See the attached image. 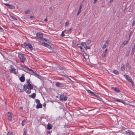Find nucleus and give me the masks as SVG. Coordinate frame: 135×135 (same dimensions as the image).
I'll return each mask as SVG.
<instances>
[{
    "label": "nucleus",
    "instance_id": "obj_3",
    "mask_svg": "<svg viewBox=\"0 0 135 135\" xmlns=\"http://www.w3.org/2000/svg\"><path fill=\"white\" fill-rule=\"evenodd\" d=\"M18 57L21 61L22 63L24 62L26 58L24 56V55L22 54H18Z\"/></svg>",
    "mask_w": 135,
    "mask_h": 135
},
{
    "label": "nucleus",
    "instance_id": "obj_17",
    "mask_svg": "<svg viewBox=\"0 0 135 135\" xmlns=\"http://www.w3.org/2000/svg\"><path fill=\"white\" fill-rule=\"evenodd\" d=\"M83 55L85 59H88L89 55H87L86 53H84L83 54Z\"/></svg>",
    "mask_w": 135,
    "mask_h": 135
},
{
    "label": "nucleus",
    "instance_id": "obj_38",
    "mask_svg": "<svg viewBox=\"0 0 135 135\" xmlns=\"http://www.w3.org/2000/svg\"><path fill=\"white\" fill-rule=\"evenodd\" d=\"M35 101L36 103H40V100L38 99H36Z\"/></svg>",
    "mask_w": 135,
    "mask_h": 135
},
{
    "label": "nucleus",
    "instance_id": "obj_5",
    "mask_svg": "<svg viewBox=\"0 0 135 135\" xmlns=\"http://www.w3.org/2000/svg\"><path fill=\"white\" fill-rule=\"evenodd\" d=\"M24 85H23L21 84H18L17 85V88L18 89L20 90V92H22L23 91H25L24 90Z\"/></svg>",
    "mask_w": 135,
    "mask_h": 135
},
{
    "label": "nucleus",
    "instance_id": "obj_15",
    "mask_svg": "<svg viewBox=\"0 0 135 135\" xmlns=\"http://www.w3.org/2000/svg\"><path fill=\"white\" fill-rule=\"evenodd\" d=\"M112 89L114 90L115 92H117V93H119L120 91L119 90L117 89L116 88H115L114 87H112Z\"/></svg>",
    "mask_w": 135,
    "mask_h": 135
},
{
    "label": "nucleus",
    "instance_id": "obj_25",
    "mask_svg": "<svg viewBox=\"0 0 135 135\" xmlns=\"http://www.w3.org/2000/svg\"><path fill=\"white\" fill-rule=\"evenodd\" d=\"M113 73L116 75H118L119 74V72L117 70H114L113 71Z\"/></svg>",
    "mask_w": 135,
    "mask_h": 135
},
{
    "label": "nucleus",
    "instance_id": "obj_41",
    "mask_svg": "<svg viewBox=\"0 0 135 135\" xmlns=\"http://www.w3.org/2000/svg\"><path fill=\"white\" fill-rule=\"evenodd\" d=\"M8 119L9 120L11 121L12 120V116H11V117H8Z\"/></svg>",
    "mask_w": 135,
    "mask_h": 135
},
{
    "label": "nucleus",
    "instance_id": "obj_48",
    "mask_svg": "<svg viewBox=\"0 0 135 135\" xmlns=\"http://www.w3.org/2000/svg\"><path fill=\"white\" fill-rule=\"evenodd\" d=\"M7 135H13V134L11 133L8 132Z\"/></svg>",
    "mask_w": 135,
    "mask_h": 135
},
{
    "label": "nucleus",
    "instance_id": "obj_31",
    "mask_svg": "<svg viewBox=\"0 0 135 135\" xmlns=\"http://www.w3.org/2000/svg\"><path fill=\"white\" fill-rule=\"evenodd\" d=\"M65 32V31H63L61 33V34L60 35V36L62 37H64L65 36V34L64 33V32Z\"/></svg>",
    "mask_w": 135,
    "mask_h": 135
},
{
    "label": "nucleus",
    "instance_id": "obj_35",
    "mask_svg": "<svg viewBox=\"0 0 135 135\" xmlns=\"http://www.w3.org/2000/svg\"><path fill=\"white\" fill-rule=\"evenodd\" d=\"M106 55V53H104V52H103V53L102 54V56L103 57H104Z\"/></svg>",
    "mask_w": 135,
    "mask_h": 135
},
{
    "label": "nucleus",
    "instance_id": "obj_42",
    "mask_svg": "<svg viewBox=\"0 0 135 135\" xmlns=\"http://www.w3.org/2000/svg\"><path fill=\"white\" fill-rule=\"evenodd\" d=\"M135 50V45L133 47L132 51H134V50Z\"/></svg>",
    "mask_w": 135,
    "mask_h": 135
},
{
    "label": "nucleus",
    "instance_id": "obj_55",
    "mask_svg": "<svg viewBox=\"0 0 135 135\" xmlns=\"http://www.w3.org/2000/svg\"><path fill=\"white\" fill-rule=\"evenodd\" d=\"M46 104H45V103H44L43 104V106L44 107H45L46 106Z\"/></svg>",
    "mask_w": 135,
    "mask_h": 135
},
{
    "label": "nucleus",
    "instance_id": "obj_32",
    "mask_svg": "<svg viewBox=\"0 0 135 135\" xmlns=\"http://www.w3.org/2000/svg\"><path fill=\"white\" fill-rule=\"evenodd\" d=\"M133 33V32L132 31L130 32V33L129 37V39L131 37Z\"/></svg>",
    "mask_w": 135,
    "mask_h": 135
},
{
    "label": "nucleus",
    "instance_id": "obj_44",
    "mask_svg": "<svg viewBox=\"0 0 135 135\" xmlns=\"http://www.w3.org/2000/svg\"><path fill=\"white\" fill-rule=\"evenodd\" d=\"M92 95L93 96H95V97H96L97 98H99V96L95 94V95Z\"/></svg>",
    "mask_w": 135,
    "mask_h": 135
},
{
    "label": "nucleus",
    "instance_id": "obj_43",
    "mask_svg": "<svg viewBox=\"0 0 135 135\" xmlns=\"http://www.w3.org/2000/svg\"><path fill=\"white\" fill-rule=\"evenodd\" d=\"M91 42V41L90 40H88L87 41V43L88 44H90Z\"/></svg>",
    "mask_w": 135,
    "mask_h": 135
},
{
    "label": "nucleus",
    "instance_id": "obj_12",
    "mask_svg": "<svg viewBox=\"0 0 135 135\" xmlns=\"http://www.w3.org/2000/svg\"><path fill=\"white\" fill-rule=\"evenodd\" d=\"M52 125L49 123L47 126V129L49 130H50L52 129Z\"/></svg>",
    "mask_w": 135,
    "mask_h": 135
},
{
    "label": "nucleus",
    "instance_id": "obj_1",
    "mask_svg": "<svg viewBox=\"0 0 135 135\" xmlns=\"http://www.w3.org/2000/svg\"><path fill=\"white\" fill-rule=\"evenodd\" d=\"M27 84H25L24 85V90L27 94H30L31 93V89H33L32 85L30 84L31 81L30 79H27Z\"/></svg>",
    "mask_w": 135,
    "mask_h": 135
},
{
    "label": "nucleus",
    "instance_id": "obj_40",
    "mask_svg": "<svg viewBox=\"0 0 135 135\" xmlns=\"http://www.w3.org/2000/svg\"><path fill=\"white\" fill-rule=\"evenodd\" d=\"M69 21H68L66 22L65 25L66 26H68L69 25Z\"/></svg>",
    "mask_w": 135,
    "mask_h": 135
},
{
    "label": "nucleus",
    "instance_id": "obj_59",
    "mask_svg": "<svg viewBox=\"0 0 135 135\" xmlns=\"http://www.w3.org/2000/svg\"><path fill=\"white\" fill-rule=\"evenodd\" d=\"M80 13V12H78V13H77V16H78V15H79Z\"/></svg>",
    "mask_w": 135,
    "mask_h": 135
},
{
    "label": "nucleus",
    "instance_id": "obj_10",
    "mask_svg": "<svg viewBox=\"0 0 135 135\" xmlns=\"http://www.w3.org/2000/svg\"><path fill=\"white\" fill-rule=\"evenodd\" d=\"M36 36L38 38L42 39L43 37L42 34L40 33H37L36 34Z\"/></svg>",
    "mask_w": 135,
    "mask_h": 135
},
{
    "label": "nucleus",
    "instance_id": "obj_45",
    "mask_svg": "<svg viewBox=\"0 0 135 135\" xmlns=\"http://www.w3.org/2000/svg\"><path fill=\"white\" fill-rule=\"evenodd\" d=\"M132 25L133 26H134V25H135V19L133 20Z\"/></svg>",
    "mask_w": 135,
    "mask_h": 135
},
{
    "label": "nucleus",
    "instance_id": "obj_11",
    "mask_svg": "<svg viewBox=\"0 0 135 135\" xmlns=\"http://www.w3.org/2000/svg\"><path fill=\"white\" fill-rule=\"evenodd\" d=\"M42 45L45 46L48 48H50L51 47L49 45L45 43V42H42L41 43Z\"/></svg>",
    "mask_w": 135,
    "mask_h": 135
},
{
    "label": "nucleus",
    "instance_id": "obj_22",
    "mask_svg": "<svg viewBox=\"0 0 135 135\" xmlns=\"http://www.w3.org/2000/svg\"><path fill=\"white\" fill-rule=\"evenodd\" d=\"M27 48H28L31 50H32L33 49V48L32 46L31 45L29 44H28L27 46Z\"/></svg>",
    "mask_w": 135,
    "mask_h": 135
},
{
    "label": "nucleus",
    "instance_id": "obj_49",
    "mask_svg": "<svg viewBox=\"0 0 135 135\" xmlns=\"http://www.w3.org/2000/svg\"><path fill=\"white\" fill-rule=\"evenodd\" d=\"M108 42H109V41H108V40H107L106 42H105V44L106 45V44H107V45H108Z\"/></svg>",
    "mask_w": 135,
    "mask_h": 135
},
{
    "label": "nucleus",
    "instance_id": "obj_62",
    "mask_svg": "<svg viewBox=\"0 0 135 135\" xmlns=\"http://www.w3.org/2000/svg\"><path fill=\"white\" fill-rule=\"evenodd\" d=\"M44 21H45L46 22V21H47V18H45V20H44Z\"/></svg>",
    "mask_w": 135,
    "mask_h": 135
},
{
    "label": "nucleus",
    "instance_id": "obj_29",
    "mask_svg": "<svg viewBox=\"0 0 135 135\" xmlns=\"http://www.w3.org/2000/svg\"><path fill=\"white\" fill-rule=\"evenodd\" d=\"M6 116L7 118L11 116V113L9 112H8L6 114Z\"/></svg>",
    "mask_w": 135,
    "mask_h": 135
},
{
    "label": "nucleus",
    "instance_id": "obj_63",
    "mask_svg": "<svg viewBox=\"0 0 135 135\" xmlns=\"http://www.w3.org/2000/svg\"><path fill=\"white\" fill-rule=\"evenodd\" d=\"M30 17L31 18H34V17L32 16H31Z\"/></svg>",
    "mask_w": 135,
    "mask_h": 135
},
{
    "label": "nucleus",
    "instance_id": "obj_39",
    "mask_svg": "<svg viewBox=\"0 0 135 135\" xmlns=\"http://www.w3.org/2000/svg\"><path fill=\"white\" fill-rule=\"evenodd\" d=\"M27 69L28 70H29V71H32V72H33V71L34 72V70H33L31 69H29L28 67H27Z\"/></svg>",
    "mask_w": 135,
    "mask_h": 135
},
{
    "label": "nucleus",
    "instance_id": "obj_54",
    "mask_svg": "<svg viewBox=\"0 0 135 135\" xmlns=\"http://www.w3.org/2000/svg\"><path fill=\"white\" fill-rule=\"evenodd\" d=\"M134 51H132L131 52V55H132L134 53Z\"/></svg>",
    "mask_w": 135,
    "mask_h": 135
},
{
    "label": "nucleus",
    "instance_id": "obj_27",
    "mask_svg": "<svg viewBox=\"0 0 135 135\" xmlns=\"http://www.w3.org/2000/svg\"><path fill=\"white\" fill-rule=\"evenodd\" d=\"M127 132V133H129L131 135H133L134 134L133 132L130 131L128 130L127 131V132Z\"/></svg>",
    "mask_w": 135,
    "mask_h": 135
},
{
    "label": "nucleus",
    "instance_id": "obj_47",
    "mask_svg": "<svg viewBox=\"0 0 135 135\" xmlns=\"http://www.w3.org/2000/svg\"><path fill=\"white\" fill-rule=\"evenodd\" d=\"M4 4L5 5H6V6L8 7H9V6L10 5V4H7V3H5V4Z\"/></svg>",
    "mask_w": 135,
    "mask_h": 135
},
{
    "label": "nucleus",
    "instance_id": "obj_50",
    "mask_svg": "<svg viewBox=\"0 0 135 135\" xmlns=\"http://www.w3.org/2000/svg\"><path fill=\"white\" fill-rule=\"evenodd\" d=\"M21 67L22 68H26V69H27V68L26 67V66H23V65H21Z\"/></svg>",
    "mask_w": 135,
    "mask_h": 135
},
{
    "label": "nucleus",
    "instance_id": "obj_23",
    "mask_svg": "<svg viewBox=\"0 0 135 135\" xmlns=\"http://www.w3.org/2000/svg\"><path fill=\"white\" fill-rule=\"evenodd\" d=\"M9 16H10V17L11 18H12V19H13V20H17V19L16 18H15L14 16L12 15L11 14L9 15Z\"/></svg>",
    "mask_w": 135,
    "mask_h": 135
},
{
    "label": "nucleus",
    "instance_id": "obj_53",
    "mask_svg": "<svg viewBox=\"0 0 135 135\" xmlns=\"http://www.w3.org/2000/svg\"><path fill=\"white\" fill-rule=\"evenodd\" d=\"M114 0H110L109 2L110 3H111L113 2Z\"/></svg>",
    "mask_w": 135,
    "mask_h": 135
},
{
    "label": "nucleus",
    "instance_id": "obj_36",
    "mask_svg": "<svg viewBox=\"0 0 135 135\" xmlns=\"http://www.w3.org/2000/svg\"><path fill=\"white\" fill-rule=\"evenodd\" d=\"M77 46L78 47H80V49H82V47L81 46L80 44H77Z\"/></svg>",
    "mask_w": 135,
    "mask_h": 135
},
{
    "label": "nucleus",
    "instance_id": "obj_34",
    "mask_svg": "<svg viewBox=\"0 0 135 135\" xmlns=\"http://www.w3.org/2000/svg\"><path fill=\"white\" fill-rule=\"evenodd\" d=\"M34 71L33 72H32L33 73H34L35 75L36 76H38L39 75L37 74V72H36V71L34 70Z\"/></svg>",
    "mask_w": 135,
    "mask_h": 135
},
{
    "label": "nucleus",
    "instance_id": "obj_58",
    "mask_svg": "<svg viewBox=\"0 0 135 135\" xmlns=\"http://www.w3.org/2000/svg\"><path fill=\"white\" fill-rule=\"evenodd\" d=\"M80 13V12H78V13H77V16H78V15H79Z\"/></svg>",
    "mask_w": 135,
    "mask_h": 135
},
{
    "label": "nucleus",
    "instance_id": "obj_9",
    "mask_svg": "<svg viewBox=\"0 0 135 135\" xmlns=\"http://www.w3.org/2000/svg\"><path fill=\"white\" fill-rule=\"evenodd\" d=\"M25 75L23 74L21 76L20 78V81L22 82H23L25 81Z\"/></svg>",
    "mask_w": 135,
    "mask_h": 135
},
{
    "label": "nucleus",
    "instance_id": "obj_7",
    "mask_svg": "<svg viewBox=\"0 0 135 135\" xmlns=\"http://www.w3.org/2000/svg\"><path fill=\"white\" fill-rule=\"evenodd\" d=\"M10 69L9 70L10 73H13L15 74H16V73L15 72L16 69L13 68L12 65L10 66Z\"/></svg>",
    "mask_w": 135,
    "mask_h": 135
},
{
    "label": "nucleus",
    "instance_id": "obj_6",
    "mask_svg": "<svg viewBox=\"0 0 135 135\" xmlns=\"http://www.w3.org/2000/svg\"><path fill=\"white\" fill-rule=\"evenodd\" d=\"M81 44L84 47L86 50L88 49H90V47L86 45V43L84 42H82L81 43Z\"/></svg>",
    "mask_w": 135,
    "mask_h": 135
},
{
    "label": "nucleus",
    "instance_id": "obj_33",
    "mask_svg": "<svg viewBox=\"0 0 135 135\" xmlns=\"http://www.w3.org/2000/svg\"><path fill=\"white\" fill-rule=\"evenodd\" d=\"M83 6V4L82 3H80V7L79 9H81L82 7Z\"/></svg>",
    "mask_w": 135,
    "mask_h": 135
},
{
    "label": "nucleus",
    "instance_id": "obj_60",
    "mask_svg": "<svg viewBox=\"0 0 135 135\" xmlns=\"http://www.w3.org/2000/svg\"><path fill=\"white\" fill-rule=\"evenodd\" d=\"M107 51V49H106L105 50L104 52V53L106 54V52Z\"/></svg>",
    "mask_w": 135,
    "mask_h": 135
},
{
    "label": "nucleus",
    "instance_id": "obj_16",
    "mask_svg": "<svg viewBox=\"0 0 135 135\" xmlns=\"http://www.w3.org/2000/svg\"><path fill=\"white\" fill-rule=\"evenodd\" d=\"M36 96V94L35 93H33L31 95H29V97H31L33 99H34L35 98Z\"/></svg>",
    "mask_w": 135,
    "mask_h": 135
},
{
    "label": "nucleus",
    "instance_id": "obj_46",
    "mask_svg": "<svg viewBox=\"0 0 135 135\" xmlns=\"http://www.w3.org/2000/svg\"><path fill=\"white\" fill-rule=\"evenodd\" d=\"M106 45L104 44L103 46V47H102V48L103 49H104L105 48H106Z\"/></svg>",
    "mask_w": 135,
    "mask_h": 135
},
{
    "label": "nucleus",
    "instance_id": "obj_30",
    "mask_svg": "<svg viewBox=\"0 0 135 135\" xmlns=\"http://www.w3.org/2000/svg\"><path fill=\"white\" fill-rule=\"evenodd\" d=\"M30 13V11L29 10H27L25 12V14H28Z\"/></svg>",
    "mask_w": 135,
    "mask_h": 135
},
{
    "label": "nucleus",
    "instance_id": "obj_8",
    "mask_svg": "<svg viewBox=\"0 0 135 135\" xmlns=\"http://www.w3.org/2000/svg\"><path fill=\"white\" fill-rule=\"evenodd\" d=\"M112 98L113 99L115 100V101L121 102L124 104H126L124 100L122 99H117L113 97H112Z\"/></svg>",
    "mask_w": 135,
    "mask_h": 135
},
{
    "label": "nucleus",
    "instance_id": "obj_57",
    "mask_svg": "<svg viewBox=\"0 0 135 135\" xmlns=\"http://www.w3.org/2000/svg\"><path fill=\"white\" fill-rule=\"evenodd\" d=\"M51 133V132L50 131H48L47 132V133H49V134H50Z\"/></svg>",
    "mask_w": 135,
    "mask_h": 135
},
{
    "label": "nucleus",
    "instance_id": "obj_20",
    "mask_svg": "<svg viewBox=\"0 0 135 135\" xmlns=\"http://www.w3.org/2000/svg\"><path fill=\"white\" fill-rule=\"evenodd\" d=\"M41 40H44L45 42H47L50 43V41L48 39H46L44 38H42Z\"/></svg>",
    "mask_w": 135,
    "mask_h": 135
},
{
    "label": "nucleus",
    "instance_id": "obj_19",
    "mask_svg": "<svg viewBox=\"0 0 135 135\" xmlns=\"http://www.w3.org/2000/svg\"><path fill=\"white\" fill-rule=\"evenodd\" d=\"M8 8L10 9H15V7L12 4H10Z\"/></svg>",
    "mask_w": 135,
    "mask_h": 135
},
{
    "label": "nucleus",
    "instance_id": "obj_56",
    "mask_svg": "<svg viewBox=\"0 0 135 135\" xmlns=\"http://www.w3.org/2000/svg\"><path fill=\"white\" fill-rule=\"evenodd\" d=\"M0 30L1 31L3 30V29L0 26Z\"/></svg>",
    "mask_w": 135,
    "mask_h": 135
},
{
    "label": "nucleus",
    "instance_id": "obj_18",
    "mask_svg": "<svg viewBox=\"0 0 135 135\" xmlns=\"http://www.w3.org/2000/svg\"><path fill=\"white\" fill-rule=\"evenodd\" d=\"M125 65H122L121 68V70L122 71H123L125 69Z\"/></svg>",
    "mask_w": 135,
    "mask_h": 135
},
{
    "label": "nucleus",
    "instance_id": "obj_13",
    "mask_svg": "<svg viewBox=\"0 0 135 135\" xmlns=\"http://www.w3.org/2000/svg\"><path fill=\"white\" fill-rule=\"evenodd\" d=\"M36 108L37 109L39 108H42V105L40 103H38L36 106Z\"/></svg>",
    "mask_w": 135,
    "mask_h": 135
},
{
    "label": "nucleus",
    "instance_id": "obj_4",
    "mask_svg": "<svg viewBox=\"0 0 135 135\" xmlns=\"http://www.w3.org/2000/svg\"><path fill=\"white\" fill-rule=\"evenodd\" d=\"M124 77L126 78V79L128 81L130 82L132 85L133 86L134 85V83L132 81V79L130 78L128 75H124Z\"/></svg>",
    "mask_w": 135,
    "mask_h": 135
},
{
    "label": "nucleus",
    "instance_id": "obj_37",
    "mask_svg": "<svg viewBox=\"0 0 135 135\" xmlns=\"http://www.w3.org/2000/svg\"><path fill=\"white\" fill-rule=\"evenodd\" d=\"M28 44L25 43L23 45L24 46H25L26 48L27 47V46Z\"/></svg>",
    "mask_w": 135,
    "mask_h": 135
},
{
    "label": "nucleus",
    "instance_id": "obj_2",
    "mask_svg": "<svg viewBox=\"0 0 135 135\" xmlns=\"http://www.w3.org/2000/svg\"><path fill=\"white\" fill-rule=\"evenodd\" d=\"M67 97L66 95H65L64 94L61 95L60 96L59 99L60 100L66 101L67 100Z\"/></svg>",
    "mask_w": 135,
    "mask_h": 135
},
{
    "label": "nucleus",
    "instance_id": "obj_14",
    "mask_svg": "<svg viewBox=\"0 0 135 135\" xmlns=\"http://www.w3.org/2000/svg\"><path fill=\"white\" fill-rule=\"evenodd\" d=\"M72 28H71L68 30H64V31H65V33L68 34L69 33H70V32L71 31V30H72Z\"/></svg>",
    "mask_w": 135,
    "mask_h": 135
},
{
    "label": "nucleus",
    "instance_id": "obj_26",
    "mask_svg": "<svg viewBox=\"0 0 135 135\" xmlns=\"http://www.w3.org/2000/svg\"><path fill=\"white\" fill-rule=\"evenodd\" d=\"M129 39H128V40L127 41H124L123 42V44L124 45H126L128 43V42H129Z\"/></svg>",
    "mask_w": 135,
    "mask_h": 135
},
{
    "label": "nucleus",
    "instance_id": "obj_61",
    "mask_svg": "<svg viewBox=\"0 0 135 135\" xmlns=\"http://www.w3.org/2000/svg\"><path fill=\"white\" fill-rule=\"evenodd\" d=\"M52 10V8L51 7H50L49 9V11H51V10Z\"/></svg>",
    "mask_w": 135,
    "mask_h": 135
},
{
    "label": "nucleus",
    "instance_id": "obj_51",
    "mask_svg": "<svg viewBox=\"0 0 135 135\" xmlns=\"http://www.w3.org/2000/svg\"><path fill=\"white\" fill-rule=\"evenodd\" d=\"M26 131L25 130L24 131L23 135H26Z\"/></svg>",
    "mask_w": 135,
    "mask_h": 135
},
{
    "label": "nucleus",
    "instance_id": "obj_24",
    "mask_svg": "<svg viewBox=\"0 0 135 135\" xmlns=\"http://www.w3.org/2000/svg\"><path fill=\"white\" fill-rule=\"evenodd\" d=\"M87 91H88V93H89L90 94H91L92 95H95V94L94 93L91 91L90 90H87Z\"/></svg>",
    "mask_w": 135,
    "mask_h": 135
},
{
    "label": "nucleus",
    "instance_id": "obj_64",
    "mask_svg": "<svg viewBox=\"0 0 135 135\" xmlns=\"http://www.w3.org/2000/svg\"><path fill=\"white\" fill-rule=\"evenodd\" d=\"M78 12H81V10L80 9H79L78 10Z\"/></svg>",
    "mask_w": 135,
    "mask_h": 135
},
{
    "label": "nucleus",
    "instance_id": "obj_28",
    "mask_svg": "<svg viewBox=\"0 0 135 135\" xmlns=\"http://www.w3.org/2000/svg\"><path fill=\"white\" fill-rule=\"evenodd\" d=\"M26 122V120L24 119L22 121V126H23L25 124V123Z\"/></svg>",
    "mask_w": 135,
    "mask_h": 135
},
{
    "label": "nucleus",
    "instance_id": "obj_52",
    "mask_svg": "<svg viewBox=\"0 0 135 135\" xmlns=\"http://www.w3.org/2000/svg\"><path fill=\"white\" fill-rule=\"evenodd\" d=\"M97 1V0H94L93 1L94 3H95Z\"/></svg>",
    "mask_w": 135,
    "mask_h": 135
},
{
    "label": "nucleus",
    "instance_id": "obj_21",
    "mask_svg": "<svg viewBox=\"0 0 135 135\" xmlns=\"http://www.w3.org/2000/svg\"><path fill=\"white\" fill-rule=\"evenodd\" d=\"M56 86L57 87H60L62 86L61 84L60 83H59L58 82H57L56 83Z\"/></svg>",
    "mask_w": 135,
    "mask_h": 135
}]
</instances>
